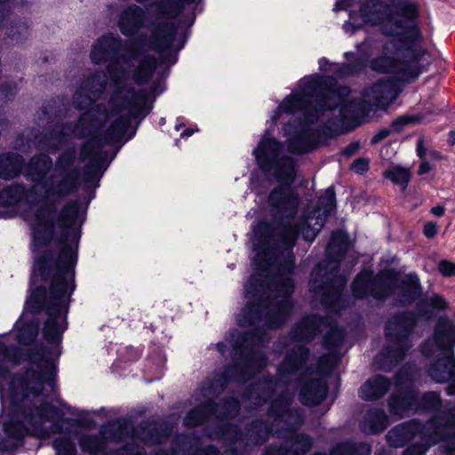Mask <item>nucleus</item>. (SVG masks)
<instances>
[{
    "label": "nucleus",
    "instance_id": "nucleus-1",
    "mask_svg": "<svg viewBox=\"0 0 455 455\" xmlns=\"http://www.w3.org/2000/svg\"><path fill=\"white\" fill-rule=\"evenodd\" d=\"M51 169L52 162L46 155L34 157L26 171V176L34 182L32 189L28 191L20 185H14L2 192L1 199L6 204H29L24 219L32 230L33 283H40L27 299L25 310L45 312L43 338L54 347L57 340L56 186Z\"/></svg>",
    "mask_w": 455,
    "mask_h": 455
},
{
    "label": "nucleus",
    "instance_id": "nucleus-2",
    "mask_svg": "<svg viewBox=\"0 0 455 455\" xmlns=\"http://www.w3.org/2000/svg\"><path fill=\"white\" fill-rule=\"evenodd\" d=\"M16 352L0 340V399L4 407L1 420L7 437L5 443H0V449L6 451L20 446L26 434L49 435L56 426L55 407L42 394L44 383L54 370L50 348L30 359L40 369L38 375L34 370L23 376L10 375L11 368L20 362Z\"/></svg>",
    "mask_w": 455,
    "mask_h": 455
},
{
    "label": "nucleus",
    "instance_id": "nucleus-3",
    "mask_svg": "<svg viewBox=\"0 0 455 455\" xmlns=\"http://www.w3.org/2000/svg\"><path fill=\"white\" fill-rule=\"evenodd\" d=\"M350 93V87L338 85L332 76H315L303 84L299 92L286 96L278 108L291 115L300 112L307 124H315L327 111L339 108L346 132H350L361 124L359 115L369 110L364 100H349Z\"/></svg>",
    "mask_w": 455,
    "mask_h": 455
},
{
    "label": "nucleus",
    "instance_id": "nucleus-4",
    "mask_svg": "<svg viewBox=\"0 0 455 455\" xmlns=\"http://www.w3.org/2000/svg\"><path fill=\"white\" fill-rule=\"evenodd\" d=\"M87 220L81 198L70 199L59 209V358L63 334L68 330V315L76 290V267L83 227Z\"/></svg>",
    "mask_w": 455,
    "mask_h": 455
},
{
    "label": "nucleus",
    "instance_id": "nucleus-5",
    "mask_svg": "<svg viewBox=\"0 0 455 455\" xmlns=\"http://www.w3.org/2000/svg\"><path fill=\"white\" fill-rule=\"evenodd\" d=\"M419 5L414 0H390V10L382 25V34L393 38L396 52H404L400 60L399 75L408 83L414 82L429 70L430 61L424 60L428 54L420 44L423 34L419 25Z\"/></svg>",
    "mask_w": 455,
    "mask_h": 455
},
{
    "label": "nucleus",
    "instance_id": "nucleus-6",
    "mask_svg": "<svg viewBox=\"0 0 455 455\" xmlns=\"http://www.w3.org/2000/svg\"><path fill=\"white\" fill-rule=\"evenodd\" d=\"M110 71V80L115 87L114 93L110 99L115 103L120 99L121 103L114 108L115 113H119L124 108H128V115H121L111 122L108 129L98 134L107 145H114L119 142L132 124V120L141 122L153 108L149 101V94L146 89L136 90L131 84L120 85V77L116 73Z\"/></svg>",
    "mask_w": 455,
    "mask_h": 455
},
{
    "label": "nucleus",
    "instance_id": "nucleus-7",
    "mask_svg": "<svg viewBox=\"0 0 455 455\" xmlns=\"http://www.w3.org/2000/svg\"><path fill=\"white\" fill-rule=\"evenodd\" d=\"M282 226L276 232L275 227L265 220H259L253 229L256 251L252 261L259 270H268L277 256L290 253L296 246L299 236V227L290 223L279 222Z\"/></svg>",
    "mask_w": 455,
    "mask_h": 455
},
{
    "label": "nucleus",
    "instance_id": "nucleus-8",
    "mask_svg": "<svg viewBox=\"0 0 455 455\" xmlns=\"http://www.w3.org/2000/svg\"><path fill=\"white\" fill-rule=\"evenodd\" d=\"M178 28L176 23L162 22L152 30L150 36L141 33L126 41L124 48L132 60H138L144 52L152 50L159 53V67L173 66L178 61V51H172Z\"/></svg>",
    "mask_w": 455,
    "mask_h": 455
},
{
    "label": "nucleus",
    "instance_id": "nucleus-9",
    "mask_svg": "<svg viewBox=\"0 0 455 455\" xmlns=\"http://www.w3.org/2000/svg\"><path fill=\"white\" fill-rule=\"evenodd\" d=\"M414 310L404 309L392 315L385 323L384 336L388 345L380 350V355L388 363L403 362L412 347L411 337L419 323Z\"/></svg>",
    "mask_w": 455,
    "mask_h": 455
},
{
    "label": "nucleus",
    "instance_id": "nucleus-10",
    "mask_svg": "<svg viewBox=\"0 0 455 455\" xmlns=\"http://www.w3.org/2000/svg\"><path fill=\"white\" fill-rule=\"evenodd\" d=\"M91 94L79 86L73 95V107L82 111L76 122L71 124L70 133L75 139L82 140L86 136L101 131L109 119L112 112L105 103H96Z\"/></svg>",
    "mask_w": 455,
    "mask_h": 455
},
{
    "label": "nucleus",
    "instance_id": "nucleus-11",
    "mask_svg": "<svg viewBox=\"0 0 455 455\" xmlns=\"http://www.w3.org/2000/svg\"><path fill=\"white\" fill-rule=\"evenodd\" d=\"M282 150L281 142L275 137L262 138L253 149L256 163L260 170L269 172L275 167L274 176L277 186L291 188L296 179V164L292 157L278 158Z\"/></svg>",
    "mask_w": 455,
    "mask_h": 455
},
{
    "label": "nucleus",
    "instance_id": "nucleus-12",
    "mask_svg": "<svg viewBox=\"0 0 455 455\" xmlns=\"http://www.w3.org/2000/svg\"><path fill=\"white\" fill-rule=\"evenodd\" d=\"M252 273L244 285V296L248 299L242 310V317L238 319L239 326L253 325L263 320L264 311L269 307L270 297L267 294L268 284L265 273L259 270Z\"/></svg>",
    "mask_w": 455,
    "mask_h": 455
},
{
    "label": "nucleus",
    "instance_id": "nucleus-13",
    "mask_svg": "<svg viewBox=\"0 0 455 455\" xmlns=\"http://www.w3.org/2000/svg\"><path fill=\"white\" fill-rule=\"evenodd\" d=\"M126 41L118 36L108 33L97 39L90 52L91 61L94 65L108 63L107 66L108 75L110 76L109 70L116 73L120 77V85L127 84L125 83L127 70L119 65L118 60L120 59L124 61L131 60L130 53L124 48Z\"/></svg>",
    "mask_w": 455,
    "mask_h": 455
},
{
    "label": "nucleus",
    "instance_id": "nucleus-14",
    "mask_svg": "<svg viewBox=\"0 0 455 455\" xmlns=\"http://www.w3.org/2000/svg\"><path fill=\"white\" fill-rule=\"evenodd\" d=\"M267 358L263 351L250 349L247 354H240V357L234 355V363L228 365L215 379L220 390L223 391L231 380L237 383L245 382L248 377L263 370L267 366Z\"/></svg>",
    "mask_w": 455,
    "mask_h": 455
},
{
    "label": "nucleus",
    "instance_id": "nucleus-15",
    "mask_svg": "<svg viewBox=\"0 0 455 455\" xmlns=\"http://www.w3.org/2000/svg\"><path fill=\"white\" fill-rule=\"evenodd\" d=\"M411 381V373L407 370H399L395 374L396 388L387 399L388 411L391 415L403 418L409 411L415 412L418 388L411 384L403 385Z\"/></svg>",
    "mask_w": 455,
    "mask_h": 455
},
{
    "label": "nucleus",
    "instance_id": "nucleus-16",
    "mask_svg": "<svg viewBox=\"0 0 455 455\" xmlns=\"http://www.w3.org/2000/svg\"><path fill=\"white\" fill-rule=\"evenodd\" d=\"M423 425L422 441L430 446L445 442L455 447V430L451 432L455 427V406L433 414Z\"/></svg>",
    "mask_w": 455,
    "mask_h": 455
},
{
    "label": "nucleus",
    "instance_id": "nucleus-17",
    "mask_svg": "<svg viewBox=\"0 0 455 455\" xmlns=\"http://www.w3.org/2000/svg\"><path fill=\"white\" fill-rule=\"evenodd\" d=\"M301 203L299 193L292 188L275 186L267 196V204L274 220L282 222L297 216Z\"/></svg>",
    "mask_w": 455,
    "mask_h": 455
},
{
    "label": "nucleus",
    "instance_id": "nucleus-18",
    "mask_svg": "<svg viewBox=\"0 0 455 455\" xmlns=\"http://www.w3.org/2000/svg\"><path fill=\"white\" fill-rule=\"evenodd\" d=\"M146 12L137 4H130L120 13L117 27L121 34L127 37H137L138 32L145 27Z\"/></svg>",
    "mask_w": 455,
    "mask_h": 455
},
{
    "label": "nucleus",
    "instance_id": "nucleus-19",
    "mask_svg": "<svg viewBox=\"0 0 455 455\" xmlns=\"http://www.w3.org/2000/svg\"><path fill=\"white\" fill-rule=\"evenodd\" d=\"M432 340L436 350L455 355V321L448 316L439 317L434 326Z\"/></svg>",
    "mask_w": 455,
    "mask_h": 455
},
{
    "label": "nucleus",
    "instance_id": "nucleus-20",
    "mask_svg": "<svg viewBox=\"0 0 455 455\" xmlns=\"http://www.w3.org/2000/svg\"><path fill=\"white\" fill-rule=\"evenodd\" d=\"M423 422L418 419H412L395 426L387 435L389 444L395 448L406 446L417 435L422 438L425 429Z\"/></svg>",
    "mask_w": 455,
    "mask_h": 455
},
{
    "label": "nucleus",
    "instance_id": "nucleus-21",
    "mask_svg": "<svg viewBox=\"0 0 455 455\" xmlns=\"http://www.w3.org/2000/svg\"><path fill=\"white\" fill-rule=\"evenodd\" d=\"M397 290L399 291L395 299L401 307H408L418 302L423 295V287L417 273L410 272L404 276L399 277Z\"/></svg>",
    "mask_w": 455,
    "mask_h": 455
},
{
    "label": "nucleus",
    "instance_id": "nucleus-22",
    "mask_svg": "<svg viewBox=\"0 0 455 455\" xmlns=\"http://www.w3.org/2000/svg\"><path fill=\"white\" fill-rule=\"evenodd\" d=\"M399 277L401 273L395 268L386 267L379 270L375 275L372 298L385 301L394 295L397 291Z\"/></svg>",
    "mask_w": 455,
    "mask_h": 455
},
{
    "label": "nucleus",
    "instance_id": "nucleus-23",
    "mask_svg": "<svg viewBox=\"0 0 455 455\" xmlns=\"http://www.w3.org/2000/svg\"><path fill=\"white\" fill-rule=\"evenodd\" d=\"M323 323V317L319 315H308L299 320L291 329L289 336L291 341L312 342Z\"/></svg>",
    "mask_w": 455,
    "mask_h": 455
},
{
    "label": "nucleus",
    "instance_id": "nucleus-24",
    "mask_svg": "<svg viewBox=\"0 0 455 455\" xmlns=\"http://www.w3.org/2000/svg\"><path fill=\"white\" fill-rule=\"evenodd\" d=\"M106 172V168H101L100 161H92L83 167V190L86 195L83 207H86L88 212L89 204L95 198L96 189L100 186V180Z\"/></svg>",
    "mask_w": 455,
    "mask_h": 455
},
{
    "label": "nucleus",
    "instance_id": "nucleus-25",
    "mask_svg": "<svg viewBox=\"0 0 455 455\" xmlns=\"http://www.w3.org/2000/svg\"><path fill=\"white\" fill-rule=\"evenodd\" d=\"M328 391V385L323 379H310L300 385L299 401L304 406H316L325 400Z\"/></svg>",
    "mask_w": 455,
    "mask_h": 455
},
{
    "label": "nucleus",
    "instance_id": "nucleus-26",
    "mask_svg": "<svg viewBox=\"0 0 455 455\" xmlns=\"http://www.w3.org/2000/svg\"><path fill=\"white\" fill-rule=\"evenodd\" d=\"M99 132H93L84 138L87 140L80 147L79 160H88L87 164L95 160L100 161L101 168L107 170L112 158L108 162L107 161L108 152L101 149L105 143L98 134Z\"/></svg>",
    "mask_w": 455,
    "mask_h": 455
},
{
    "label": "nucleus",
    "instance_id": "nucleus-27",
    "mask_svg": "<svg viewBox=\"0 0 455 455\" xmlns=\"http://www.w3.org/2000/svg\"><path fill=\"white\" fill-rule=\"evenodd\" d=\"M310 355V349L302 344L294 345L289 349L279 365L277 371L280 375H293L302 369Z\"/></svg>",
    "mask_w": 455,
    "mask_h": 455
},
{
    "label": "nucleus",
    "instance_id": "nucleus-28",
    "mask_svg": "<svg viewBox=\"0 0 455 455\" xmlns=\"http://www.w3.org/2000/svg\"><path fill=\"white\" fill-rule=\"evenodd\" d=\"M219 410V403L214 399H208L188 411L183 418L187 428H195L204 425Z\"/></svg>",
    "mask_w": 455,
    "mask_h": 455
},
{
    "label": "nucleus",
    "instance_id": "nucleus-29",
    "mask_svg": "<svg viewBox=\"0 0 455 455\" xmlns=\"http://www.w3.org/2000/svg\"><path fill=\"white\" fill-rule=\"evenodd\" d=\"M392 382L382 374H376L368 379L359 388V396L366 402L381 399L389 391Z\"/></svg>",
    "mask_w": 455,
    "mask_h": 455
},
{
    "label": "nucleus",
    "instance_id": "nucleus-30",
    "mask_svg": "<svg viewBox=\"0 0 455 455\" xmlns=\"http://www.w3.org/2000/svg\"><path fill=\"white\" fill-rule=\"evenodd\" d=\"M449 303L445 298L438 293H434L430 297L419 299L416 304L415 313L419 321L421 319L430 321L436 317L441 312L448 309Z\"/></svg>",
    "mask_w": 455,
    "mask_h": 455
},
{
    "label": "nucleus",
    "instance_id": "nucleus-31",
    "mask_svg": "<svg viewBox=\"0 0 455 455\" xmlns=\"http://www.w3.org/2000/svg\"><path fill=\"white\" fill-rule=\"evenodd\" d=\"M427 375L435 383H446L451 375L455 376V355L443 353L441 357L430 363Z\"/></svg>",
    "mask_w": 455,
    "mask_h": 455
},
{
    "label": "nucleus",
    "instance_id": "nucleus-32",
    "mask_svg": "<svg viewBox=\"0 0 455 455\" xmlns=\"http://www.w3.org/2000/svg\"><path fill=\"white\" fill-rule=\"evenodd\" d=\"M141 442L147 446L164 443L172 435V428L167 421H152L141 426Z\"/></svg>",
    "mask_w": 455,
    "mask_h": 455
},
{
    "label": "nucleus",
    "instance_id": "nucleus-33",
    "mask_svg": "<svg viewBox=\"0 0 455 455\" xmlns=\"http://www.w3.org/2000/svg\"><path fill=\"white\" fill-rule=\"evenodd\" d=\"M340 282V287L344 288L347 279L341 275L335 274L331 279L329 278V273L326 267L317 264L312 269L308 280L309 290L315 293H321L325 288H331V284Z\"/></svg>",
    "mask_w": 455,
    "mask_h": 455
},
{
    "label": "nucleus",
    "instance_id": "nucleus-34",
    "mask_svg": "<svg viewBox=\"0 0 455 455\" xmlns=\"http://www.w3.org/2000/svg\"><path fill=\"white\" fill-rule=\"evenodd\" d=\"M351 247V240L344 230H336L331 235L326 248V256L331 262L339 265L346 257Z\"/></svg>",
    "mask_w": 455,
    "mask_h": 455
},
{
    "label": "nucleus",
    "instance_id": "nucleus-35",
    "mask_svg": "<svg viewBox=\"0 0 455 455\" xmlns=\"http://www.w3.org/2000/svg\"><path fill=\"white\" fill-rule=\"evenodd\" d=\"M135 60L138 61V66L132 70L131 78L137 85H146L159 68L158 60L146 52Z\"/></svg>",
    "mask_w": 455,
    "mask_h": 455
},
{
    "label": "nucleus",
    "instance_id": "nucleus-36",
    "mask_svg": "<svg viewBox=\"0 0 455 455\" xmlns=\"http://www.w3.org/2000/svg\"><path fill=\"white\" fill-rule=\"evenodd\" d=\"M259 323H256L253 325H245L244 327H251L250 330H247L242 332L235 346V355L240 357V354H245L244 349L249 347H253L257 344H259L267 339V334L264 326H259Z\"/></svg>",
    "mask_w": 455,
    "mask_h": 455
},
{
    "label": "nucleus",
    "instance_id": "nucleus-37",
    "mask_svg": "<svg viewBox=\"0 0 455 455\" xmlns=\"http://www.w3.org/2000/svg\"><path fill=\"white\" fill-rule=\"evenodd\" d=\"M83 182V169H60L59 173V198L76 194Z\"/></svg>",
    "mask_w": 455,
    "mask_h": 455
},
{
    "label": "nucleus",
    "instance_id": "nucleus-38",
    "mask_svg": "<svg viewBox=\"0 0 455 455\" xmlns=\"http://www.w3.org/2000/svg\"><path fill=\"white\" fill-rule=\"evenodd\" d=\"M271 432L272 427L267 421L254 419L246 424L243 437L248 443L261 445L267 441Z\"/></svg>",
    "mask_w": 455,
    "mask_h": 455
},
{
    "label": "nucleus",
    "instance_id": "nucleus-39",
    "mask_svg": "<svg viewBox=\"0 0 455 455\" xmlns=\"http://www.w3.org/2000/svg\"><path fill=\"white\" fill-rule=\"evenodd\" d=\"M375 275L371 269H362L353 279L350 288L356 299L372 297Z\"/></svg>",
    "mask_w": 455,
    "mask_h": 455
},
{
    "label": "nucleus",
    "instance_id": "nucleus-40",
    "mask_svg": "<svg viewBox=\"0 0 455 455\" xmlns=\"http://www.w3.org/2000/svg\"><path fill=\"white\" fill-rule=\"evenodd\" d=\"M389 425L388 417L382 408H371L363 417L361 429L371 435L385 431Z\"/></svg>",
    "mask_w": 455,
    "mask_h": 455
},
{
    "label": "nucleus",
    "instance_id": "nucleus-41",
    "mask_svg": "<svg viewBox=\"0 0 455 455\" xmlns=\"http://www.w3.org/2000/svg\"><path fill=\"white\" fill-rule=\"evenodd\" d=\"M344 57L347 60L350 58H352V60L340 65L337 64L338 68L332 71L337 77L344 79L354 76L361 74L365 69L367 64V59L365 57L358 56L353 52H345Z\"/></svg>",
    "mask_w": 455,
    "mask_h": 455
},
{
    "label": "nucleus",
    "instance_id": "nucleus-42",
    "mask_svg": "<svg viewBox=\"0 0 455 455\" xmlns=\"http://www.w3.org/2000/svg\"><path fill=\"white\" fill-rule=\"evenodd\" d=\"M287 149L291 154L296 156L308 154L316 150V147L308 132L307 125L302 127L289 139Z\"/></svg>",
    "mask_w": 455,
    "mask_h": 455
},
{
    "label": "nucleus",
    "instance_id": "nucleus-43",
    "mask_svg": "<svg viewBox=\"0 0 455 455\" xmlns=\"http://www.w3.org/2000/svg\"><path fill=\"white\" fill-rule=\"evenodd\" d=\"M17 341L21 345L32 343L38 334V324L24 312L14 324Z\"/></svg>",
    "mask_w": 455,
    "mask_h": 455
},
{
    "label": "nucleus",
    "instance_id": "nucleus-44",
    "mask_svg": "<svg viewBox=\"0 0 455 455\" xmlns=\"http://www.w3.org/2000/svg\"><path fill=\"white\" fill-rule=\"evenodd\" d=\"M371 446L367 443H354L346 440L332 446L329 453L324 451H315L310 455H371Z\"/></svg>",
    "mask_w": 455,
    "mask_h": 455
},
{
    "label": "nucleus",
    "instance_id": "nucleus-45",
    "mask_svg": "<svg viewBox=\"0 0 455 455\" xmlns=\"http://www.w3.org/2000/svg\"><path fill=\"white\" fill-rule=\"evenodd\" d=\"M219 421L212 430V434L217 439L226 440L230 445H235L239 440L243 438V432L237 424L230 420Z\"/></svg>",
    "mask_w": 455,
    "mask_h": 455
},
{
    "label": "nucleus",
    "instance_id": "nucleus-46",
    "mask_svg": "<svg viewBox=\"0 0 455 455\" xmlns=\"http://www.w3.org/2000/svg\"><path fill=\"white\" fill-rule=\"evenodd\" d=\"M443 400L439 393L426 391L422 395L418 389L415 412L417 413H438L442 410Z\"/></svg>",
    "mask_w": 455,
    "mask_h": 455
},
{
    "label": "nucleus",
    "instance_id": "nucleus-47",
    "mask_svg": "<svg viewBox=\"0 0 455 455\" xmlns=\"http://www.w3.org/2000/svg\"><path fill=\"white\" fill-rule=\"evenodd\" d=\"M393 89V82L390 80H379L371 87L373 105L379 109H387L392 102L389 98Z\"/></svg>",
    "mask_w": 455,
    "mask_h": 455
},
{
    "label": "nucleus",
    "instance_id": "nucleus-48",
    "mask_svg": "<svg viewBox=\"0 0 455 455\" xmlns=\"http://www.w3.org/2000/svg\"><path fill=\"white\" fill-rule=\"evenodd\" d=\"M283 444L286 446L289 455H305L312 449L314 441L309 435L302 432L294 434Z\"/></svg>",
    "mask_w": 455,
    "mask_h": 455
},
{
    "label": "nucleus",
    "instance_id": "nucleus-49",
    "mask_svg": "<svg viewBox=\"0 0 455 455\" xmlns=\"http://www.w3.org/2000/svg\"><path fill=\"white\" fill-rule=\"evenodd\" d=\"M200 444V437L195 435L182 434L171 443V448L177 455H192Z\"/></svg>",
    "mask_w": 455,
    "mask_h": 455
},
{
    "label": "nucleus",
    "instance_id": "nucleus-50",
    "mask_svg": "<svg viewBox=\"0 0 455 455\" xmlns=\"http://www.w3.org/2000/svg\"><path fill=\"white\" fill-rule=\"evenodd\" d=\"M401 68L400 60L389 55L375 57L371 61V68L379 74H398Z\"/></svg>",
    "mask_w": 455,
    "mask_h": 455
},
{
    "label": "nucleus",
    "instance_id": "nucleus-51",
    "mask_svg": "<svg viewBox=\"0 0 455 455\" xmlns=\"http://www.w3.org/2000/svg\"><path fill=\"white\" fill-rule=\"evenodd\" d=\"M108 433L115 442H122L132 435V423L126 418H118L108 423Z\"/></svg>",
    "mask_w": 455,
    "mask_h": 455
},
{
    "label": "nucleus",
    "instance_id": "nucleus-52",
    "mask_svg": "<svg viewBox=\"0 0 455 455\" xmlns=\"http://www.w3.org/2000/svg\"><path fill=\"white\" fill-rule=\"evenodd\" d=\"M22 158L15 154H6L0 156V177L11 179L20 172Z\"/></svg>",
    "mask_w": 455,
    "mask_h": 455
},
{
    "label": "nucleus",
    "instance_id": "nucleus-53",
    "mask_svg": "<svg viewBox=\"0 0 455 455\" xmlns=\"http://www.w3.org/2000/svg\"><path fill=\"white\" fill-rule=\"evenodd\" d=\"M107 82L99 73H94L83 79L78 85L82 90L99 100L104 93Z\"/></svg>",
    "mask_w": 455,
    "mask_h": 455
},
{
    "label": "nucleus",
    "instance_id": "nucleus-54",
    "mask_svg": "<svg viewBox=\"0 0 455 455\" xmlns=\"http://www.w3.org/2000/svg\"><path fill=\"white\" fill-rule=\"evenodd\" d=\"M337 208V199L335 188L330 186L324 192L318 197L316 201L315 210L321 212L324 220L330 217Z\"/></svg>",
    "mask_w": 455,
    "mask_h": 455
},
{
    "label": "nucleus",
    "instance_id": "nucleus-55",
    "mask_svg": "<svg viewBox=\"0 0 455 455\" xmlns=\"http://www.w3.org/2000/svg\"><path fill=\"white\" fill-rule=\"evenodd\" d=\"M154 5L156 16L161 19L175 18L184 10L182 0H159Z\"/></svg>",
    "mask_w": 455,
    "mask_h": 455
},
{
    "label": "nucleus",
    "instance_id": "nucleus-56",
    "mask_svg": "<svg viewBox=\"0 0 455 455\" xmlns=\"http://www.w3.org/2000/svg\"><path fill=\"white\" fill-rule=\"evenodd\" d=\"M380 4L379 0H363L360 3L359 16L365 25H378L381 23L377 6Z\"/></svg>",
    "mask_w": 455,
    "mask_h": 455
},
{
    "label": "nucleus",
    "instance_id": "nucleus-57",
    "mask_svg": "<svg viewBox=\"0 0 455 455\" xmlns=\"http://www.w3.org/2000/svg\"><path fill=\"white\" fill-rule=\"evenodd\" d=\"M67 412L77 417L76 422L77 426L81 427L93 428L96 425L95 420L85 412L79 411L76 413L72 410L71 406H69L65 400L59 395V423L63 420V415Z\"/></svg>",
    "mask_w": 455,
    "mask_h": 455
},
{
    "label": "nucleus",
    "instance_id": "nucleus-58",
    "mask_svg": "<svg viewBox=\"0 0 455 455\" xmlns=\"http://www.w3.org/2000/svg\"><path fill=\"white\" fill-rule=\"evenodd\" d=\"M385 179L389 180L395 185H399L404 190L411 180V172L409 168L401 165H392L388 167L383 173Z\"/></svg>",
    "mask_w": 455,
    "mask_h": 455
},
{
    "label": "nucleus",
    "instance_id": "nucleus-59",
    "mask_svg": "<svg viewBox=\"0 0 455 455\" xmlns=\"http://www.w3.org/2000/svg\"><path fill=\"white\" fill-rule=\"evenodd\" d=\"M345 341V331L337 324L330 327L323 338V346L329 352L339 350Z\"/></svg>",
    "mask_w": 455,
    "mask_h": 455
},
{
    "label": "nucleus",
    "instance_id": "nucleus-60",
    "mask_svg": "<svg viewBox=\"0 0 455 455\" xmlns=\"http://www.w3.org/2000/svg\"><path fill=\"white\" fill-rule=\"evenodd\" d=\"M340 287V282L331 284V288H325L322 292L321 302L328 309L340 308L343 300Z\"/></svg>",
    "mask_w": 455,
    "mask_h": 455
},
{
    "label": "nucleus",
    "instance_id": "nucleus-61",
    "mask_svg": "<svg viewBox=\"0 0 455 455\" xmlns=\"http://www.w3.org/2000/svg\"><path fill=\"white\" fill-rule=\"evenodd\" d=\"M220 409L222 411L216 415L217 419L232 420L238 415L241 410V403L236 397L228 396L222 400Z\"/></svg>",
    "mask_w": 455,
    "mask_h": 455
},
{
    "label": "nucleus",
    "instance_id": "nucleus-62",
    "mask_svg": "<svg viewBox=\"0 0 455 455\" xmlns=\"http://www.w3.org/2000/svg\"><path fill=\"white\" fill-rule=\"evenodd\" d=\"M315 131L319 132L323 146H327L328 141L337 136L346 132L338 127V124L334 119H329L327 122L315 127Z\"/></svg>",
    "mask_w": 455,
    "mask_h": 455
},
{
    "label": "nucleus",
    "instance_id": "nucleus-63",
    "mask_svg": "<svg viewBox=\"0 0 455 455\" xmlns=\"http://www.w3.org/2000/svg\"><path fill=\"white\" fill-rule=\"evenodd\" d=\"M288 318L283 315L277 312L273 307H268L264 311L263 320L265 321V327L268 330H277L282 328L286 323Z\"/></svg>",
    "mask_w": 455,
    "mask_h": 455
},
{
    "label": "nucleus",
    "instance_id": "nucleus-64",
    "mask_svg": "<svg viewBox=\"0 0 455 455\" xmlns=\"http://www.w3.org/2000/svg\"><path fill=\"white\" fill-rule=\"evenodd\" d=\"M275 291L283 298H291L295 290V283L292 276H276Z\"/></svg>",
    "mask_w": 455,
    "mask_h": 455
}]
</instances>
